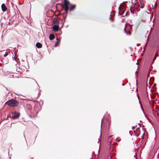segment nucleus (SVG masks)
Here are the masks:
<instances>
[{"instance_id": "obj_3", "label": "nucleus", "mask_w": 159, "mask_h": 159, "mask_svg": "<svg viewBox=\"0 0 159 159\" xmlns=\"http://www.w3.org/2000/svg\"><path fill=\"white\" fill-rule=\"evenodd\" d=\"M132 29V27H131L130 25L129 24H127L125 26L124 28V30L125 33L127 34H129V35L131 34V32L129 31L130 30Z\"/></svg>"}, {"instance_id": "obj_9", "label": "nucleus", "mask_w": 159, "mask_h": 159, "mask_svg": "<svg viewBox=\"0 0 159 159\" xmlns=\"http://www.w3.org/2000/svg\"><path fill=\"white\" fill-rule=\"evenodd\" d=\"M55 35L53 34H51L49 37V39L50 40H52L53 39L55 38Z\"/></svg>"}, {"instance_id": "obj_4", "label": "nucleus", "mask_w": 159, "mask_h": 159, "mask_svg": "<svg viewBox=\"0 0 159 159\" xmlns=\"http://www.w3.org/2000/svg\"><path fill=\"white\" fill-rule=\"evenodd\" d=\"M59 22L57 20L54 21V23L56 24L54 25L52 27V29L54 31L57 32L59 28Z\"/></svg>"}, {"instance_id": "obj_2", "label": "nucleus", "mask_w": 159, "mask_h": 159, "mask_svg": "<svg viewBox=\"0 0 159 159\" xmlns=\"http://www.w3.org/2000/svg\"><path fill=\"white\" fill-rule=\"evenodd\" d=\"M5 104H7L9 107H15L17 106L18 105L19 102L16 100L11 99L7 101L5 103Z\"/></svg>"}, {"instance_id": "obj_10", "label": "nucleus", "mask_w": 159, "mask_h": 159, "mask_svg": "<svg viewBox=\"0 0 159 159\" xmlns=\"http://www.w3.org/2000/svg\"><path fill=\"white\" fill-rule=\"evenodd\" d=\"M130 10L131 11V12L132 14H134V7H131L130 8Z\"/></svg>"}, {"instance_id": "obj_6", "label": "nucleus", "mask_w": 159, "mask_h": 159, "mask_svg": "<svg viewBox=\"0 0 159 159\" xmlns=\"http://www.w3.org/2000/svg\"><path fill=\"white\" fill-rule=\"evenodd\" d=\"M122 9V7L121 8L120 7H119L118 8L119 14L120 15H121L124 14V11Z\"/></svg>"}, {"instance_id": "obj_5", "label": "nucleus", "mask_w": 159, "mask_h": 159, "mask_svg": "<svg viewBox=\"0 0 159 159\" xmlns=\"http://www.w3.org/2000/svg\"><path fill=\"white\" fill-rule=\"evenodd\" d=\"M12 117L14 118H18L20 115V113L19 112H17L16 111H15V112L12 113Z\"/></svg>"}, {"instance_id": "obj_7", "label": "nucleus", "mask_w": 159, "mask_h": 159, "mask_svg": "<svg viewBox=\"0 0 159 159\" xmlns=\"http://www.w3.org/2000/svg\"><path fill=\"white\" fill-rule=\"evenodd\" d=\"M1 8L2 11L3 12L6 11L7 9V8L5 4L3 3L2 4Z\"/></svg>"}, {"instance_id": "obj_13", "label": "nucleus", "mask_w": 159, "mask_h": 159, "mask_svg": "<svg viewBox=\"0 0 159 159\" xmlns=\"http://www.w3.org/2000/svg\"><path fill=\"white\" fill-rule=\"evenodd\" d=\"M157 116H159V113L158 111H157Z\"/></svg>"}, {"instance_id": "obj_15", "label": "nucleus", "mask_w": 159, "mask_h": 159, "mask_svg": "<svg viewBox=\"0 0 159 159\" xmlns=\"http://www.w3.org/2000/svg\"><path fill=\"white\" fill-rule=\"evenodd\" d=\"M138 64V62L137 63V64Z\"/></svg>"}, {"instance_id": "obj_8", "label": "nucleus", "mask_w": 159, "mask_h": 159, "mask_svg": "<svg viewBox=\"0 0 159 159\" xmlns=\"http://www.w3.org/2000/svg\"><path fill=\"white\" fill-rule=\"evenodd\" d=\"M36 46L38 48H42V45L40 43H36Z\"/></svg>"}, {"instance_id": "obj_14", "label": "nucleus", "mask_w": 159, "mask_h": 159, "mask_svg": "<svg viewBox=\"0 0 159 159\" xmlns=\"http://www.w3.org/2000/svg\"><path fill=\"white\" fill-rule=\"evenodd\" d=\"M110 126L108 125V129H107V130H109V128H110Z\"/></svg>"}, {"instance_id": "obj_1", "label": "nucleus", "mask_w": 159, "mask_h": 159, "mask_svg": "<svg viewBox=\"0 0 159 159\" xmlns=\"http://www.w3.org/2000/svg\"><path fill=\"white\" fill-rule=\"evenodd\" d=\"M63 8L65 10L66 12L67 13L68 10L70 11H73L76 7V5L75 4H70L69 1L68 0H64Z\"/></svg>"}, {"instance_id": "obj_11", "label": "nucleus", "mask_w": 159, "mask_h": 159, "mask_svg": "<svg viewBox=\"0 0 159 159\" xmlns=\"http://www.w3.org/2000/svg\"><path fill=\"white\" fill-rule=\"evenodd\" d=\"M60 40L58 39H57V42L55 44V46L57 47L58 45L59 44Z\"/></svg>"}, {"instance_id": "obj_12", "label": "nucleus", "mask_w": 159, "mask_h": 159, "mask_svg": "<svg viewBox=\"0 0 159 159\" xmlns=\"http://www.w3.org/2000/svg\"><path fill=\"white\" fill-rule=\"evenodd\" d=\"M8 55L7 53H6L4 55V57H6Z\"/></svg>"}]
</instances>
